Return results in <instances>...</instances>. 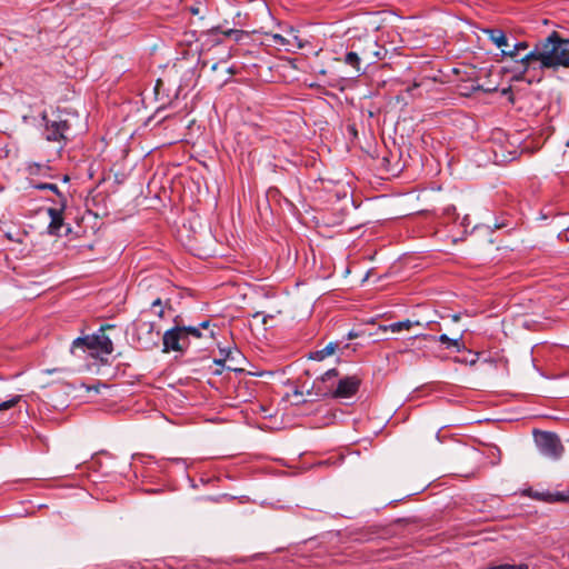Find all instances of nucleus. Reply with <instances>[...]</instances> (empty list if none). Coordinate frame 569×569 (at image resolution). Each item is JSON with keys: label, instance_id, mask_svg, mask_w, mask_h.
<instances>
[{"label": "nucleus", "instance_id": "15", "mask_svg": "<svg viewBox=\"0 0 569 569\" xmlns=\"http://www.w3.org/2000/svg\"><path fill=\"white\" fill-rule=\"evenodd\" d=\"M413 326H417V327H422L425 326V323H422L421 321L419 320H409V319H406V320H402V321H397V322H392L390 323L389 326H386L383 327L385 330H391L392 332H400L402 330H409L411 329Z\"/></svg>", "mask_w": 569, "mask_h": 569}, {"label": "nucleus", "instance_id": "31", "mask_svg": "<svg viewBox=\"0 0 569 569\" xmlns=\"http://www.w3.org/2000/svg\"><path fill=\"white\" fill-rule=\"evenodd\" d=\"M505 226H506V224H503V223H500V224H499V223H496V224H495V228H496V229H501V228H503Z\"/></svg>", "mask_w": 569, "mask_h": 569}, {"label": "nucleus", "instance_id": "20", "mask_svg": "<svg viewBox=\"0 0 569 569\" xmlns=\"http://www.w3.org/2000/svg\"><path fill=\"white\" fill-rule=\"evenodd\" d=\"M20 396H14L9 400L0 402V410H8L13 408L20 401Z\"/></svg>", "mask_w": 569, "mask_h": 569}, {"label": "nucleus", "instance_id": "4", "mask_svg": "<svg viewBox=\"0 0 569 569\" xmlns=\"http://www.w3.org/2000/svg\"><path fill=\"white\" fill-rule=\"evenodd\" d=\"M483 32L493 44L501 49V54L503 57H509L515 61L520 62L521 58L518 60L519 52L528 48V43L526 41L510 46L507 34L501 29L488 28L483 29ZM518 70L523 73L521 63H519Z\"/></svg>", "mask_w": 569, "mask_h": 569}, {"label": "nucleus", "instance_id": "9", "mask_svg": "<svg viewBox=\"0 0 569 569\" xmlns=\"http://www.w3.org/2000/svg\"><path fill=\"white\" fill-rule=\"evenodd\" d=\"M356 46L359 50L362 61L368 66L385 59L387 56V49L380 46L378 41L371 37H367L360 40Z\"/></svg>", "mask_w": 569, "mask_h": 569}, {"label": "nucleus", "instance_id": "16", "mask_svg": "<svg viewBox=\"0 0 569 569\" xmlns=\"http://www.w3.org/2000/svg\"><path fill=\"white\" fill-rule=\"evenodd\" d=\"M431 339H436L433 336H429ZM438 341L446 345L447 349H456V351H461L465 349V345L462 341V335H460L458 338H449L447 335H441L437 338Z\"/></svg>", "mask_w": 569, "mask_h": 569}, {"label": "nucleus", "instance_id": "37", "mask_svg": "<svg viewBox=\"0 0 569 569\" xmlns=\"http://www.w3.org/2000/svg\"><path fill=\"white\" fill-rule=\"evenodd\" d=\"M3 66V63L0 61V68Z\"/></svg>", "mask_w": 569, "mask_h": 569}, {"label": "nucleus", "instance_id": "17", "mask_svg": "<svg viewBox=\"0 0 569 569\" xmlns=\"http://www.w3.org/2000/svg\"><path fill=\"white\" fill-rule=\"evenodd\" d=\"M28 236V232L23 229H16V230H6L4 237L12 242L16 243H23L26 237Z\"/></svg>", "mask_w": 569, "mask_h": 569}, {"label": "nucleus", "instance_id": "27", "mask_svg": "<svg viewBox=\"0 0 569 569\" xmlns=\"http://www.w3.org/2000/svg\"><path fill=\"white\" fill-rule=\"evenodd\" d=\"M209 326H210V321H209V320H206V321H202V322L198 326V328H199V330H200V329H208V328H209Z\"/></svg>", "mask_w": 569, "mask_h": 569}, {"label": "nucleus", "instance_id": "25", "mask_svg": "<svg viewBox=\"0 0 569 569\" xmlns=\"http://www.w3.org/2000/svg\"><path fill=\"white\" fill-rule=\"evenodd\" d=\"M220 353H221V355L223 356V358H226V360H227L228 358H230V357H231V355H232V350H231V349H220Z\"/></svg>", "mask_w": 569, "mask_h": 569}, {"label": "nucleus", "instance_id": "29", "mask_svg": "<svg viewBox=\"0 0 569 569\" xmlns=\"http://www.w3.org/2000/svg\"><path fill=\"white\" fill-rule=\"evenodd\" d=\"M356 337H358V335H357V333H355V332H352V331H350V332L348 333V339H353V338H356Z\"/></svg>", "mask_w": 569, "mask_h": 569}, {"label": "nucleus", "instance_id": "5", "mask_svg": "<svg viewBox=\"0 0 569 569\" xmlns=\"http://www.w3.org/2000/svg\"><path fill=\"white\" fill-rule=\"evenodd\" d=\"M41 119L44 123L42 132L44 139L50 142H58L61 147H64L69 140L67 134L71 129L69 121L62 119L60 114L54 119H49L46 111L41 113Z\"/></svg>", "mask_w": 569, "mask_h": 569}, {"label": "nucleus", "instance_id": "12", "mask_svg": "<svg viewBox=\"0 0 569 569\" xmlns=\"http://www.w3.org/2000/svg\"><path fill=\"white\" fill-rule=\"evenodd\" d=\"M341 343L339 341L329 342L322 349L310 352L309 358L317 361H322L323 359L332 356L337 350L341 349Z\"/></svg>", "mask_w": 569, "mask_h": 569}, {"label": "nucleus", "instance_id": "23", "mask_svg": "<svg viewBox=\"0 0 569 569\" xmlns=\"http://www.w3.org/2000/svg\"><path fill=\"white\" fill-rule=\"evenodd\" d=\"M162 86H163V81L161 79H158L156 82V86H154L156 96H159L160 89L162 88Z\"/></svg>", "mask_w": 569, "mask_h": 569}, {"label": "nucleus", "instance_id": "30", "mask_svg": "<svg viewBox=\"0 0 569 569\" xmlns=\"http://www.w3.org/2000/svg\"><path fill=\"white\" fill-rule=\"evenodd\" d=\"M268 318H271V316H263V317H262V323H263V325H267V322H268V321H267V320H268Z\"/></svg>", "mask_w": 569, "mask_h": 569}, {"label": "nucleus", "instance_id": "35", "mask_svg": "<svg viewBox=\"0 0 569 569\" xmlns=\"http://www.w3.org/2000/svg\"><path fill=\"white\" fill-rule=\"evenodd\" d=\"M68 180H69L68 176H64L63 181H68Z\"/></svg>", "mask_w": 569, "mask_h": 569}, {"label": "nucleus", "instance_id": "34", "mask_svg": "<svg viewBox=\"0 0 569 569\" xmlns=\"http://www.w3.org/2000/svg\"><path fill=\"white\" fill-rule=\"evenodd\" d=\"M192 13H198V10L196 8H192Z\"/></svg>", "mask_w": 569, "mask_h": 569}, {"label": "nucleus", "instance_id": "14", "mask_svg": "<svg viewBox=\"0 0 569 569\" xmlns=\"http://www.w3.org/2000/svg\"><path fill=\"white\" fill-rule=\"evenodd\" d=\"M352 48L355 50H351L346 53V56L343 58V62L346 64L352 67L355 69V71L359 73L361 71V62H363V61L361 59V56L359 53L357 46L353 44Z\"/></svg>", "mask_w": 569, "mask_h": 569}, {"label": "nucleus", "instance_id": "19", "mask_svg": "<svg viewBox=\"0 0 569 569\" xmlns=\"http://www.w3.org/2000/svg\"><path fill=\"white\" fill-rule=\"evenodd\" d=\"M183 331L186 333V337H188L189 340H190V337H192L194 339H200L202 337V332L199 330L198 327L184 326Z\"/></svg>", "mask_w": 569, "mask_h": 569}, {"label": "nucleus", "instance_id": "26", "mask_svg": "<svg viewBox=\"0 0 569 569\" xmlns=\"http://www.w3.org/2000/svg\"><path fill=\"white\" fill-rule=\"evenodd\" d=\"M273 39H274V41H276L278 44H284V42H286L284 38H283L282 36H280V34H274V36H273Z\"/></svg>", "mask_w": 569, "mask_h": 569}, {"label": "nucleus", "instance_id": "3", "mask_svg": "<svg viewBox=\"0 0 569 569\" xmlns=\"http://www.w3.org/2000/svg\"><path fill=\"white\" fill-rule=\"evenodd\" d=\"M361 386V379L358 376H346L341 378L337 386L318 388V397L332 399H348L357 395Z\"/></svg>", "mask_w": 569, "mask_h": 569}, {"label": "nucleus", "instance_id": "33", "mask_svg": "<svg viewBox=\"0 0 569 569\" xmlns=\"http://www.w3.org/2000/svg\"><path fill=\"white\" fill-rule=\"evenodd\" d=\"M295 395L302 396V392H301V391L296 390V391H295Z\"/></svg>", "mask_w": 569, "mask_h": 569}, {"label": "nucleus", "instance_id": "8", "mask_svg": "<svg viewBox=\"0 0 569 569\" xmlns=\"http://www.w3.org/2000/svg\"><path fill=\"white\" fill-rule=\"evenodd\" d=\"M536 443L540 452L552 459H559L563 453V446L559 437L550 431H539L535 435Z\"/></svg>", "mask_w": 569, "mask_h": 569}, {"label": "nucleus", "instance_id": "21", "mask_svg": "<svg viewBox=\"0 0 569 569\" xmlns=\"http://www.w3.org/2000/svg\"><path fill=\"white\" fill-rule=\"evenodd\" d=\"M151 308H157L159 310L156 311L157 316L162 319L164 317V309H163V306H162V300L161 298H157L152 301L151 303Z\"/></svg>", "mask_w": 569, "mask_h": 569}, {"label": "nucleus", "instance_id": "1", "mask_svg": "<svg viewBox=\"0 0 569 569\" xmlns=\"http://www.w3.org/2000/svg\"><path fill=\"white\" fill-rule=\"evenodd\" d=\"M522 72L529 70L569 68V38L563 39L557 31L539 41L535 49L520 60Z\"/></svg>", "mask_w": 569, "mask_h": 569}, {"label": "nucleus", "instance_id": "36", "mask_svg": "<svg viewBox=\"0 0 569 569\" xmlns=\"http://www.w3.org/2000/svg\"><path fill=\"white\" fill-rule=\"evenodd\" d=\"M209 337H210V338H213V331H210Z\"/></svg>", "mask_w": 569, "mask_h": 569}, {"label": "nucleus", "instance_id": "28", "mask_svg": "<svg viewBox=\"0 0 569 569\" xmlns=\"http://www.w3.org/2000/svg\"><path fill=\"white\" fill-rule=\"evenodd\" d=\"M224 362H226V358H221V359H216L214 360V363L219 365V366H222Z\"/></svg>", "mask_w": 569, "mask_h": 569}, {"label": "nucleus", "instance_id": "24", "mask_svg": "<svg viewBox=\"0 0 569 569\" xmlns=\"http://www.w3.org/2000/svg\"><path fill=\"white\" fill-rule=\"evenodd\" d=\"M41 168H42L41 164L34 163L33 166L30 167L29 170H30L31 174H34V173H39Z\"/></svg>", "mask_w": 569, "mask_h": 569}, {"label": "nucleus", "instance_id": "11", "mask_svg": "<svg viewBox=\"0 0 569 569\" xmlns=\"http://www.w3.org/2000/svg\"><path fill=\"white\" fill-rule=\"evenodd\" d=\"M339 376V371L336 368L327 370L320 378H317L313 381L312 389L308 391V395H311L312 392L318 397V388L320 387H331V385H328L330 380L333 378H337Z\"/></svg>", "mask_w": 569, "mask_h": 569}, {"label": "nucleus", "instance_id": "7", "mask_svg": "<svg viewBox=\"0 0 569 569\" xmlns=\"http://www.w3.org/2000/svg\"><path fill=\"white\" fill-rule=\"evenodd\" d=\"M178 319L179 316L174 318L176 326L162 336L163 352H184L190 347V340L183 331L184 326H180Z\"/></svg>", "mask_w": 569, "mask_h": 569}, {"label": "nucleus", "instance_id": "32", "mask_svg": "<svg viewBox=\"0 0 569 569\" xmlns=\"http://www.w3.org/2000/svg\"><path fill=\"white\" fill-rule=\"evenodd\" d=\"M261 315H262L261 312H256V313L253 315V317H254V318H257V317H259V316H261Z\"/></svg>", "mask_w": 569, "mask_h": 569}, {"label": "nucleus", "instance_id": "10", "mask_svg": "<svg viewBox=\"0 0 569 569\" xmlns=\"http://www.w3.org/2000/svg\"><path fill=\"white\" fill-rule=\"evenodd\" d=\"M66 208V199L61 202L60 208H49L48 214L50 217V223L48 226V231L50 234L58 236L62 226H63V211Z\"/></svg>", "mask_w": 569, "mask_h": 569}, {"label": "nucleus", "instance_id": "6", "mask_svg": "<svg viewBox=\"0 0 569 569\" xmlns=\"http://www.w3.org/2000/svg\"><path fill=\"white\" fill-rule=\"evenodd\" d=\"M133 338L140 349L152 350L158 347L160 331L157 329L154 322L139 318L133 322Z\"/></svg>", "mask_w": 569, "mask_h": 569}, {"label": "nucleus", "instance_id": "18", "mask_svg": "<svg viewBox=\"0 0 569 569\" xmlns=\"http://www.w3.org/2000/svg\"><path fill=\"white\" fill-rule=\"evenodd\" d=\"M32 187L37 190H50L58 194L59 197H62L57 184L54 183H32Z\"/></svg>", "mask_w": 569, "mask_h": 569}, {"label": "nucleus", "instance_id": "2", "mask_svg": "<svg viewBox=\"0 0 569 569\" xmlns=\"http://www.w3.org/2000/svg\"><path fill=\"white\" fill-rule=\"evenodd\" d=\"M113 326L101 327L96 333L84 337H78L72 341L71 353L77 355V350L81 349L83 352H89L92 358L99 359L101 362H107L106 356L113 351L112 340L104 333L107 328Z\"/></svg>", "mask_w": 569, "mask_h": 569}, {"label": "nucleus", "instance_id": "22", "mask_svg": "<svg viewBox=\"0 0 569 569\" xmlns=\"http://www.w3.org/2000/svg\"><path fill=\"white\" fill-rule=\"evenodd\" d=\"M243 33V31L241 30H236V29H229L224 32V34L227 37H231V36H236V40H239V36H241Z\"/></svg>", "mask_w": 569, "mask_h": 569}, {"label": "nucleus", "instance_id": "13", "mask_svg": "<svg viewBox=\"0 0 569 569\" xmlns=\"http://www.w3.org/2000/svg\"><path fill=\"white\" fill-rule=\"evenodd\" d=\"M523 495L531 497L537 500L541 501H567L569 502V491L568 493H557L553 498L551 493H541V492H535L532 489H527L523 491Z\"/></svg>", "mask_w": 569, "mask_h": 569}]
</instances>
